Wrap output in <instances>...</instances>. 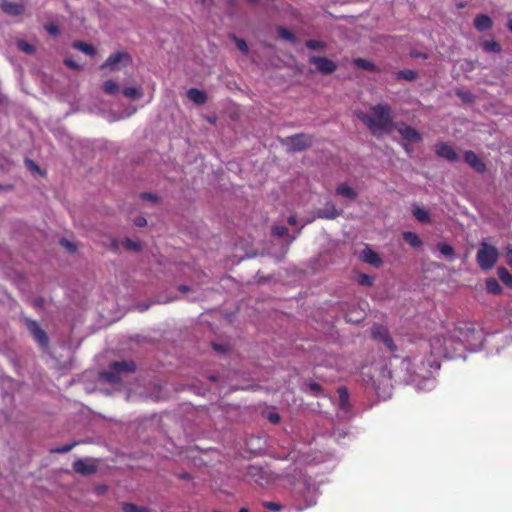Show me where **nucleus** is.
Returning <instances> with one entry per match:
<instances>
[{"mask_svg":"<svg viewBox=\"0 0 512 512\" xmlns=\"http://www.w3.org/2000/svg\"><path fill=\"white\" fill-rule=\"evenodd\" d=\"M475 333L472 325L464 324L445 335H435L429 341L431 354L438 358H455L463 348L472 343Z\"/></svg>","mask_w":512,"mask_h":512,"instance_id":"obj_1","label":"nucleus"},{"mask_svg":"<svg viewBox=\"0 0 512 512\" xmlns=\"http://www.w3.org/2000/svg\"><path fill=\"white\" fill-rule=\"evenodd\" d=\"M356 115L376 137L383 133H390L395 126L391 107L388 104L374 105L370 108V114L359 111Z\"/></svg>","mask_w":512,"mask_h":512,"instance_id":"obj_2","label":"nucleus"},{"mask_svg":"<svg viewBox=\"0 0 512 512\" xmlns=\"http://www.w3.org/2000/svg\"><path fill=\"white\" fill-rule=\"evenodd\" d=\"M499 258V252L495 246H492L485 241H482L480 244V249L476 255V261L478 266L484 270L488 271L492 269L497 263Z\"/></svg>","mask_w":512,"mask_h":512,"instance_id":"obj_3","label":"nucleus"},{"mask_svg":"<svg viewBox=\"0 0 512 512\" xmlns=\"http://www.w3.org/2000/svg\"><path fill=\"white\" fill-rule=\"evenodd\" d=\"M245 476L248 481L254 482L261 487L269 485L278 479L271 471L259 465H249Z\"/></svg>","mask_w":512,"mask_h":512,"instance_id":"obj_4","label":"nucleus"},{"mask_svg":"<svg viewBox=\"0 0 512 512\" xmlns=\"http://www.w3.org/2000/svg\"><path fill=\"white\" fill-rule=\"evenodd\" d=\"M128 373V362H114L109 367V370L103 371L99 374V380L103 383L112 385L119 384L122 376Z\"/></svg>","mask_w":512,"mask_h":512,"instance_id":"obj_5","label":"nucleus"},{"mask_svg":"<svg viewBox=\"0 0 512 512\" xmlns=\"http://www.w3.org/2000/svg\"><path fill=\"white\" fill-rule=\"evenodd\" d=\"M282 143L289 151L300 152L312 146L313 136L304 133L295 134L283 139Z\"/></svg>","mask_w":512,"mask_h":512,"instance_id":"obj_6","label":"nucleus"},{"mask_svg":"<svg viewBox=\"0 0 512 512\" xmlns=\"http://www.w3.org/2000/svg\"><path fill=\"white\" fill-rule=\"evenodd\" d=\"M371 335L374 340L382 342L390 352L397 351V346L386 327L377 324L373 325L371 328Z\"/></svg>","mask_w":512,"mask_h":512,"instance_id":"obj_7","label":"nucleus"},{"mask_svg":"<svg viewBox=\"0 0 512 512\" xmlns=\"http://www.w3.org/2000/svg\"><path fill=\"white\" fill-rule=\"evenodd\" d=\"M25 325L27 330L30 332V334L33 336L35 341L41 346V347H47L49 343L48 336L46 332L40 327V325L32 319H25Z\"/></svg>","mask_w":512,"mask_h":512,"instance_id":"obj_8","label":"nucleus"},{"mask_svg":"<svg viewBox=\"0 0 512 512\" xmlns=\"http://www.w3.org/2000/svg\"><path fill=\"white\" fill-rule=\"evenodd\" d=\"M394 127L401 135L404 142L419 143L423 140L421 134L415 128L405 123H400Z\"/></svg>","mask_w":512,"mask_h":512,"instance_id":"obj_9","label":"nucleus"},{"mask_svg":"<svg viewBox=\"0 0 512 512\" xmlns=\"http://www.w3.org/2000/svg\"><path fill=\"white\" fill-rule=\"evenodd\" d=\"M127 57L125 52H116L110 55L106 61L99 66V70L104 74L114 72L120 69V63Z\"/></svg>","mask_w":512,"mask_h":512,"instance_id":"obj_10","label":"nucleus"},{"mask_svg":"<svg viewBox=\"0 0 512 512\" xmlns=\"http://www.w3.org/2000/svg\"><path fill=\"white\" fill-rule=\"evenodd\" d=\"M309 62L314 64L317 70L322 74H332L337 69L336 64L326 57L312 56Z\"/></svg>","mask_w":512,"mask_h":512,"instance_id":"obj_11","label":"nucleus"},{"mask_svg":"<svg viewBox=\"0 0 512 512\" xmlns=\"http://www.w3.org/2000/svg\"><path fill=\"white\" fill-rule=\"evenodd\" d=\"M73 469L81 475H91L97 470V465L93 459H78L73 463Z\"/></svg>","mask_w":512,"mask_h":512,"instance_id":"obj_12","label":"nucleus"},{"mask_svg":"<svg viewBox=\"0 0 512 512\" xmlns=\"http://www.w3.org/2000/svg\"><path fill=\"white\" fill-rule=\"evenodd\" d=\"M464 161L477 173H484L487 170V166L484 161L474 151H466L464 154Z\"/></svg>","mask_w":512,"mask_h":512,"instance_id":"obj_13","label":"nucleus"},{"mask_svg":"<svg viewBox=\"0 0 512 512\" xmlns=\"http://www.w3.org/2000/svg\"><path fill=\"white\" fill-rule=\"evenodd\" d=\"M435 153L449 162H456L459 159L453 147L445 142H439L435 145Z\"/></svg>","mask_w":512,"mask_h":512,"instance_id":"obj_14","label":"nucleus"},{"mask_svg":"<svg viewBox=\"0 0 512 512\" xmlns=\"http://www.w3.org/2000/svg\"><path fill=\"white\" fill-rule=\"evenodd\" d=\"M342 214L341 209H337L335 204L332 202H327L324 208L319 209L316 212V217L327 220H334Z\"/></svg>","mask_w":512,"mask_h":512,"instance_id":"obj_15","label":"nucleus"},{"mask_svg":"<svg viewBox=\"0 0 512 512\" xmlns=\"http://www.w3.org/2000/svg\"><path fill=\"white\" fill-rule=\"evenodd\" d=\"M1 9L8 15L18 16L23 13L24 5L21 2L2 0Z\"/></svg>","mask_w":512,"mask_h":512,"instance_id":"obj_16","label":"nucleus"},{"mask_svg":"<svg viewBox=\"0 0 512 512\" xmlns=\"http://www.w3.org/2000/svg\"><path fill=\"white\" fill-rule=\"evenodd\" d=\"M361 260L374 267H380L383 264V261L380 258V256L369 247H366L361 252Z\"/></svg>","mask_w":512,"mask_h":512,"instance_id":"obj_17","label":"nucleus"},{"mask_svg":"<svg viewBox=\"0 0 512 512\" xmlns=\"http://www.w3.org/2000/svg\"><path fill=\"white\" fill-rule=\"evenodd\" d=\"M492 25H493V22H492L491 18L486 14L477 15L474 20V26L480 32H484V31L490 29L492 27Z\"/></svg>","mask_w":512,"mask_h":512,"instance_id":"obj_18","label":"nucleus"},{"mask_svg":"<svg viewBox=\"0 0 512 512\" xmlns=\"http://www.w3.org/2000/svg\"><path fill=\"white\" fill-rule=\"evenodd\" d=\"M187 97L197 105H202L207 101L206 93L197 88H190L187 91Z\"/></svg>","mask_w":512,"mask_h":512,"instance_id":"obj_19","label":"nucleus"},{"mask_svg":"<svg viewBox=\"0 0 512 512\" xmlns=\"http://www.w3.org/2000/svg\"><path fill=\"white\" fill-rule=\"evenodd\" d=\"M353 64L360 69L378 73L380 69L371 61L364 58H355Z\"/></svg>","mask_w":512,"mask_h":512,"instance_id":"obj_20","label":"nucleus"},{"mask_svg":"<svg viewBox=\"0 0 512 512\" xmlns=\"http://www.w3.org/2000/svg\"><path fill=\"white\" fill-rule=\"evenodd\" d=\"M402 236H403L404 241L406 243H408L410 246H412L413 248H419L422 245V240L414 232L406 231V232H403Z\"/></svg>","mask_w":512,"mask_h":512,"instance_id":"obj_21","label":"nucleus"},{"mask_svg":"<svg viewBox=\"0 0 512 512\" xmlns=\"http://www.w3.org/2000/svg\"><path fill=\"white\" fill-rule=\"evenodd\" d=\"M486 291L493 295H499L502 293V287L495 278L490 277L486 280Z\"/></svg>","mask_w":512,"mask_h":512,"instance_id":"obj_22","label":"nucleus"},{"mask_svg":"<svg viewBox=\"0 0 512 512\" xmlns=\"http://www.w3.org/2000/svg\"><path fill=\"white\" fill-rule=\"evenodd\" d=\"M336 193L338 195H341V196L349 198V199H355L356 196H357V193L355 192V190L353 188H351L350 186H348L347 184H344V183L340 184L336 188Z\"/></svg>","mask_w":512,"mask_h":512,"instance_id":"obj_23","label":"nucleus"},{"mask_svg":"<svg viewBox=\"0 0 512 512\" xmlns=\"http://www.w3.org/2000/svg\"><path fill=\"white\" fill-rule=\"evenodd\" d=\"M417 72L414 71V70H410V69H404V70H400L396 73V78L398 80L402 79V80H406V81H414L417 79Z\"/></svg>","mask_w":512,"mask_h":512,"instance_id":"obj_24","label":"nucleus"},{"mask_svg":"<svg viewBox=\"0 0 512 512\" xmlns=\"http://www.w3.org/2000/svg\"><path fill=\"white\" fill-rule=\"evenodd\" d=\"M412 213H413V216H414V217H415L419 222L424 223V224H426V223H429V222H430V217H429L428 213H427L424 209H422V208H420V207L416 206V207H414V209H413Z\"/></svg>","mask_w":512,"mask_h":512,"instance_id":"obj_25","label":"nucleus"},{"mask_svg":"<svg viewBox=\"0 0 512 512\" xmlns=\"http://www.w3.org/2000/svg\"><path fill=\"white\" fill-rule=\"evenodd\" d=\"M499 279L508 287H512V274L504 267L498 268Z\"/></svg>","mask_w":512,"mask_h":512,"instance_id":"obj_26","label":"nucleus"},{"mask_svg":"<svg viewBox=\"0 0 512 512\" xmlns=\"http://www.w3.org/2000/svg\"><path fill=\"white\" fill-rule=\"evenodd\" d=\"M73 47L87 55H94L95 49L91 44H87L82 41H77L73 43Z\"/></svg>","mask_w":512,"mask_h":512,"instance_id":"obj_27","label":"nucleus"},{"mask_svg":"<svg viewBox=\"0 0 512 512\" xmlns=\"http://www.w3.org/2000/svg\"><path fill=\"white\" fill-rule=\"evenodd\" d=\"M364 315H365V313L363 310H360V311L352 310V311H349L346 313L345 318H346L347 322L357 323L364 318Z\"/></svg>","mask_w":512,"mask_h":512,"instance_id":"obj_28","label":"nucleus"},{"mask_svg":"<svg viewBox=\"0 0 512 512\" xmlns=\"http://www.w3.org/2000/svg\"><path fill=\"white\" fill-rule=\"evenodd\" d=\"M102 89L106 94L113 95L119 91V86L113 80H107L103 83Z\"/></svg>","mask_w":512,"mask_h":512,"instance_id":"obj_29","label":"nucleus"},{"mask_svg":"<svg viewBox=\"0 0 512 512\" xmlns=\"http://www.w3.org/2000/svg\"><path fill=\"white\" fill-rule=\"evenodd\" d=\"M482 47L484 50L493 53H499L501 51V46L498 42L494 40H487L482 43Z\"/></svg>","mask_w":512,"mask_h":512,"instance_id":"obj_30","label":"nucleus"},{"mask_svg":"<svg viewBox=\"0 0 512 512\" xmlns=\"http://www.w3.org/2000/svg\"><path fill=\"white\" fill-rule=\"evenodd\" d=\"M437 248L440 251V253L443 254L446 257L452 258L454 256V254H455L454 248L450 244L439 243L437 245Z\"/></svg>","mask_w":512,"mask_h":512,"instance_id":"obj_31","label":"nucleus"},{"mask_svg":"<svg viewBox=\"0 0 512 512\" xmlns=\"http://www.w3.org/2000/svg\"><path fill=\"white\" fill-rule=\"evenodd\" d=\"M277 32L279 37L284 40H287L289 42H294L296 40L295 35L290 30L284 27H278Z\"/></svg>","mask_w":512,"mask_h":512,"instance_id":"obj_32","label":"nucleus"},{"mask_svg":"<svg viewBox=\"0 0 512 512\" xmlns=\"http://www.w3.org/2000/svg\"><path fill=\"white\" fill-rule=\"evenodd\" d=\"M17 47L21 51H23V52H25L27 54H32V53L35 52V47L32 44H30V43H28V42H26L24 40H19L17 42Z\"/></svg>","mask_w":512,"mask_h":512,"instance_id":"obj_33","label":"nucleus"},{"mask_svg":"<svg viewBox=\"0 0 512 512\" xmlns=\"http://www.w3.org/2000/svg\"><path fill=\"white\" fill-rule=\"evenodd\" d=\"M358 283L362 286L370 287L374 283V277L361 273L358 276Z\"/></svg>","mask_w":512,"mask_h":512,"instance_id":"obj_34","label":"nucleus"},{"mask_svg":"<svg viewBox=\"0 0 512 512\" xmlns=\"http://www.w3.org/2000/svg\"><path fill=\"white\" fill-rule=\"evenodd\" d=\"M233 39H234V42L237 46V48L243 53V54H247L248 53V45L246 43L245 40L241 39V38H237L236 36H233Z\"/></svg>","mask_w":512,"mask_h":512,"instance_id":"obj_35","label":"nucleus"},{"mask_svg":"<svg viewBox=\"0 0 512 512\" xmlns=\"http://www.w3.org/2000/svg\"><path fill=\"white\" fill-rule=\"evenodd\" d=\"M287 232H288V229L285 226L276 225V226H273V228H272V235L277 236V237H283L287 234Z\"/></svg>","mask_w":512,"mask_h":512,"instance_id":"obj_36","label":"nucleus"},{"mask_svg":"<svg viewBox=\"0 0 512 512\" xmlns=\"http://www.w3.org/2000/svg\"><path fill=\"white\" fill-rule=\"evenodd\" d=\"M305 45H306L307 48H309L311 50H316V49L324 48L323 42L318 41V40H308V41H306Z\"/></svg>","mask_w":512,"mask_h":512,"instance_id":"obj_37","label":"nucleus"},{"mask_svg":"<svg viewBox=\"0 0 512 512\" xmlns=\"http://www.w3.org/2000/svg\"><path fill=\"white\" fill-rule=\"evenodd\" d=\"M140 198L142 200L151 201L154 203H158L160 201V198L156 194H152V193H148V192L141 193Z\"/></svg>","mask_w":512,"mask_h":512,"instance_id":"obj_38","label":"nucleus"},{"mask_svg":"<svg viewBox=\"0 0 512 512\" xmlns=\"http://www.w3.org/2000/svg\"><path fill=\"white\" fill-rule=\"evenodd\" d=\"M263 506L264 508L268 509V510H271V511H280L282 509V506L278 503H275V502H264L263 503Z\"/></svg>","mask_w":512,"mask_h":512,"instance_id":"obj_39","label":"nucleus"},{"mask_svg":"<svg viewBox=\"0 0 512 512\" xmlns=\"http://www.w3.org/2000/svg\"><path fill=\"white\" fill-rule=\"evenodd\" d=\"M505 256L507 264L512 268V245L508 244L505 247Z\"/></svg>","mask_w":512,"mask_h":512,"instance_id":"obj_40","label":"nucleus"},{"mask_svg":"<svg viewBox=\"0 0 512 512\" xmlns=\"http://www.w3.org/2000/svg\"><path fill=\"white\" fill-rule=\"evenodd\" d=\"M338 394H339L341 403L344 404L348 400V396H349L347 389L345 387H339Z\"/></svg>","mask_w":512,"mask_h":512,"instance_id":"obj_41","label":"nucleus"},{"mask_svg":"<svg viewBox=\"0 0 512 512\" xmlns=\"http://www.w3.org/2000/svg\"><path fill=\"white\" fill-rule=\"evenodd\" d=\"M142 95L141 88L130 87V101L139 98Z\"/></svg>","mask_w":512,"mask_h":512,"instance_id":"obj_42","label":"nucleus"},{"mask_svg":"<svg viewBox=\"0 0 512 512\" xmlns=\"http://www.w3.org/2000/svg\"><path fill=\"white\" fill-rule=\"evenodd\" d=\"M267 419L269 420L270 423L277 424L280 421V416L276 412H269L267 415Z\"/></svg>","mask_w":512,"mask_h":512,"instance_id":"obj_43","label":"nucleus"},{"mask_svg":"<svg viewBox=\"0 0 512 512\" xmlns=\"http://www.w3.org/2000/svg\"><path fill=\"white\" fill-rule=\"evenodd\" d=\"M456 95L463 99L465 102H470L473 98L470 92L457 91Z\"/></svg>","mask_w":512,"mask_h":512,"instance_id":"obj_44","label":"nucleus"},{"mask_svg":"<svg viewBox=\"0 0 512 512\" xmlns=\"http://www.w3.org/2000/svg\"><path fill=\"white\" fill-rule=\"evenodd\" d=\"M77 443L74 442V443H71V444H67V445H64L62 447H59L57 448L55 451L58 452V453H67L69 452Z\"/></svg>","mask_w":512,"mask_h":512,"instance_id":"obj_45","label":"nucleus"},{"mask_svg":"<svg viewBox=\"0 0 512 512\" xmlns=\"http://www.w3.org/2000/svg\"><path fill=\"white\" fill-rule=\"evenodd\" d=\"M130 512H149V509L144 506H137L130 503Z\"/></svg>","mask_w":512,"mask_h":512,"instance_id":"obj_46","label":"nucleus"},{"mask_svg":"<svg viewBox=\"0 0 512 512\" xmlns=\"http://www.w3.org/2000/svg\"><path fill=\"white\" fill-rule=\"evenodd\" d=\"M64 63L66 66H68L69 68H72V69H75V70H78L80 69V65L78 63H76L74 60L72 59H69V58H66L64 60Z\"/></svg>","mask_w":512,"mask_h":512,"instance_id":"obj_47","label":"nucleus"},{"mask_svg":"<svg viewBox=\"0 0 512 512\" xmlns=\"http://www.w3.org/2000/svg\"><path fill=\"white\" fill-rule=\"evenodd\" d=\"M212 347L215 351L217 352H221V353H225L228 351V346L225 345V344H217V343H213L212 344Z\"/></svg>","mask_w":512,"mask_h":512,"instance_id":"obj_48","label":"nucleus"},{"mask_svg":"<svg viewBox=\"0 0 512 512\" xmlns=\"http://www.w3.org/2000/svg\"><path fill=\"white\" fill-rule=\"evenodd\" d=\"M309 388L311 391H313L315 394H319L322 391V387L320 384L316 382L309 383Z\"/></svg>","mask_w":512,"mask_h":512,"instance_id":"obj_49","label":"nucleus"},{"mask_svg":"<svg viewBox=\"0 0 512 512\" xmlns=\"http://www.w3.org/2000/svg\"><path fill=\"white\" fill-rule=\"evenodd\" d=\"M46 30L51 35H57L59 33V28L55 24L47 25Z\"/></svg>","mask_w":512,"mask_h":512,"instance_id":"obj_50","label":"nucleus"},{"mask_svg":"<svg viewBox=\"0 0 512 512\" xmlns=\"http://www.w3.org/2000/svg\"><path fill=\"white\" fill-rule=\"evenodd\" d=\"M134 223L137 227H144L147 225V220L144 217H137Z\"/></svg>","mask_w":512,"mask_h":512,"instance_id":"obj_51","label":"nucleus"},{"mask_svg":"<svg viewBox=\"0 0 512 512\" xmlns=\"http://www.w3.org/2000/svg\"><path fill=\"white\" fill-rule=\"evenodd\" d=\"M60 243H61V245H63L64 247H66L70 251H74L75 250V246L71 242L66 240V239H62L60 241Z\"/></svg>","mask_w":512,"mask_h":512,"instance_id":"obj_52","label":"nucleus"},{"mask_svg":"<svg viewBox=\"0 0 512 512\" xmlns=\"http://www.w3.org/2000/svg\"><path fill=\"white\" fill-rule=\"evenodd\" d=\"M141 249V244L138 243V242H134L132 240H130V251H140Z\"/></svg>","mask_w":512,"mask_h":512,"instance_id":"obj_53","label":"nucleus"},{"mask_svg":"<svg viewBox=\"0 0 512 512\" xmlns=\"http://www.w3.org/2000/svg\"><path fill=\"white\" fill-rule=\"evenodd\" d=\"M26 164L30 170L39 171V167L32 160H26Z\"/></svg>","mask_w":512,"mask_h":512,"instance_id":"obj_54","label":"nucleus"},{"mask_svg":"<svg viewBox=\"0 0 512 512\" xmlns=\"http://www.w3.org/2000/svg\"><path fill=\"white\" fill-rule=\"evenodd\" d=\"M410 55H411L412 58H418V57H421V58H424V59L427 58L426 54H423V53H420V52H417V51H412Z\"/></svg>","mask_w":512,"mask_h":512,"instance_id":"obj_55","label":"nucleus"},{"mask_svg":"<svg viewBox=\"0 0 512 512\" xmlns=\"http://www.w3.org/2000/svg\"><path fill=\"white\" fill-rule=\"evenodd\" d=\"M402 146L404 148V150L410 155L413 151L412 147L410 146V143L409 142H403L402 143Z\"/></svg>","mask_w":512,"mask_h":512,"instance_id":"obj_56","label":"nucleus"},{"mask_svg":"<svg viewBox=\"0 0 512 512\" xmlns=\"http://www.w3.org/2000/svg\"><path fill=\"white\" fill-rule=\"evenodd\" d=\"M287 221H288V223H289L290 225H296V223H297V218H296V216L291 215V216H289V217H288V220H287Z\"/></svg>","mask_w":512,"mask_h":512,"instance_id":"obj_57","label":"nucleus"},{"mask_svg":"<svg viewBox=\"0 0 512 512\" xmlns=\"http://www.w3.org/2000/svg\"><path fill=\"white\" fill-rule=\"evenodd\" d=\"M129 369H130V373H133L136 369V365L132 361H130Z\"/></svg>","mask_w":512,"mask_h":512,"instance_id":"obj_58","label":"nucleus"},{"mask_svg":"<svg viewBox=\"0 0 512 512\" xmlns=\"http://www.w3.org/2000/svg\"><path fill=\"white\" fill-rule=\"evenodd\" d=\"M188 289H189V288H188L186 285H181V286L179 287V290H180V291H182V292H186V291H188Z\"/></svg>","mask_w":512,"mask_h":512,"instance_id":"obj_59","label":"nucleus"},{"mask_svg":"<svg viewBox=\"0 0 512 512\" xmlns=\"http://www.w3.org/2000/svg\"><path fill=\"white\" fill-rule=\"evenodd\" d=\"M122 94H123L124 96L128 97V87H124V88L122 89Z\"/></svg>","mask_w":512,"mask_h":512,"instance_id":"obj_60","label":"nucleus"},{"mask_svg":"<svg viewBox=\"0 0 512 512\" xmlns=\"http://www.w3.org/2000/svg\"><path fill=\"white\" fill-rule=\"evenodd\" d=\"M507 26H508V29L512 32V18L509 19Z\"/></svg>","mask_w":512,"mask_h":512,"instance_id":"obj_61","label":"nucleus"},{"mask_svg":"<svg viewBox=\"0 0 512 512\" xmlns=\"http://www.w3.org/2000/svg\"><path fill=\"white\" fill-rule=\"evenodd\" d=\"M122 508L124 511H128V503H123Z\"/></svg>","mask_w":512,"mask_h":512,"instance_id":"obj_62","label":"nucleus"},{"mask_svg":"<svg viewBox=\"0 0 512 512\" xmlns=\"http://www.w3.org/2000/svg\"><path fill=\"white\" fill-rule=\"evenodd\" d=\"M238 512H249L247 508L243 507Z\"/></svg>","mask_w":512,"mask_h":512,"instance_id":"obj_63","label":"nucleus"},{"mask_svg":"<svg viewBox=\"0 0 512 512\" xmlns=\"http://www.w3.org/2000/svg\"><path fill=\"white\" fill-rule=\"evenodd\" d=\"M123 244L128 247V240L123 241Z\"/></svg>","mask_w":512,"mask_h":512,"instance_id":"obj_64","label":"nucleus"}]
</instances>
